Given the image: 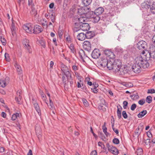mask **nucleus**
Segmentation results:
<instances>
[{"label": "nucleus", "instance_id": "obj_1", "mask_svg": "<svg viewBox=\"0 0 155 155\" xmlns=\"http://www.w3.org/2000/svg\"><path fill=\"white\" fill-rule=\"evenodd\" d=\"M142 55L135 59V62L132 66V70L135 73H139L141 71L142 68H145L149 66L147 60L151 57L150 53L147 50L143 51Z\"/></svg>", "mask_w": 155, "mask_h": 155}, {"label": "nucleus", "instance_id": "obj_2", "mask_svg": "<svg viewBox=\"0 0 155 155\" xmlns=\"http://www.w3.org/2000/svg\"><path fill=\"white\" fill-rule=\"evenodd\" d=\"M121 65V62L119 60H115L114 62L110 60V63L108 64V68L109 70H113L115 72H117Z\"/></svg>", "mask_w": 155, "mask_h": 155}, {"label": "nucleus", "instance_id": "obj_3", "mask_svg": "<svg viewBox=\"0 0 155 155\" xmlns=\"http://www.w3.org/2000/svg\"><path fill=\"white\" fill-rule=\"evenodd\" d=\"M78 14L80 15H85L87 18H90L93 13V12L90 11V9L86 6L82 7L78 10Z\"/></svg>", "mask_w": 155, "mask_h": 155}, {"label": "nucleus", "instance_id": "obj_4", "mask_svg": "<svg viewBox=\"0 0 155 155\" xmlns=\"http://www.w3.org/2000/svg\"><path fill=\"white\" fill-rule=\"evenodd\" d=\"M143 8L146 9L150 8L151 12L153 14H155V2L153 0L147 1L141 4Z\"/></svg>", "mask_w": 155, "mask_h": 155}, {"label": "nucleus", "instance_id": "obj_5", "mask_svg": "<svg viewBox=\"0 0 155 155\" xmlns=\"http://www.w3.org/2000/svg\"><path fill=\"white\" fill-rule=\"evenodd\" d=\"M42 29L41 27L38 25H36L34 27L30 25V33H39L42 31Z\"/></svg>", "mask_w": 155, "mask_h": 155}, {"label": "nucleus", "instance_id": "obj_6", "mask_svg": "<svg viewBox=\"0 0 155 155\" xmlns=\"http://www.w3.org/2000/svg\"><path fill=\"white\" fill-rule=\"evenodd\" d=\"M110 60H108L107 58L106 57L104 56L101 58L100 64V65L102 67L104 68L107 66L108 68V64L110 63Z\"/></svg>", "mask_w": 155, "mask_h": 155}, {"label": "nucleus", "instance_id": "obj_7", "mask_svg": "<svg viewBox=\"0 0 155 155\" xmlns=\"http://www.w3.org/2000/svg\"><path fill=\"white\" fill-rule=\"evenodd\" d=\"M60 66L61 70L67 77L71 75L70 72L69 71V69L67 66L62 63H61Z\"/></svg>", "mask_w": 155, "mask_h": 155}, {"label": "nucleus", "instance_id": "obj_8", "mask_svg": "<svg viewBox=\"0 0 155 155\" xmlns=\"http://www.w3.org/2000/svg\"><path fill=\"white\" fill-rule=\"evenodd\" d=\"M117 72L122 75L125 74L128 72V68L124 65H121Z\"/></svg>", "mask_w": 155, "mask_h": 155}, {"label": "nucleus", "instance_id": "obj_9", "mask_svg": "<svg viewBox=\"0 0 155 155\" xmlns=\"http://www.w3.org/2000/svg\"><path fill=\"white\" fill-rule=\"evenodd\" d=\"M107 149L109 151L114 155H117L119 153L118 150L117 149L114 147L108 145Z\"/></svg>", "mask_w": 155, "mask_h": 155}, {"label": "nucleus", "instance_id": "obj_10", "mask_svg": "<svg viewBox=\"0 0 155 155\" xmlns=\"http://www.w3.org/2000/svg\"><path fill=\"white\" fill-rule=\"evenodd\" d=\"M32 103L33 104L34 107L36 111L39 115L41 114V110L38 105V104L36 101V99L33 98L32 99Z\"/></svg>", "mask_w": 155, "mask_h": 155}, {"label": "nucleus", "instance_id": "obj_11", "mask_svg": "<svg viewBox=\"0 0 155 155\" xmlns=\"http://www.w3.org/2000/svg\"><path fill=\"white\" fill-rule=\"evenodd\" d=\"M101 53L99 49H94L91 54V56L94 59L98 58L100 55Z\"/></svg>", "mask_w": 155, "mask_h": 155}, {"label": "nucleus", "instance_id": "obj_12", "mask_svg": "<svg viewBox=\"0 0 155 155\" xmlns=\"http://www.w3.org/2000/svg\"><path fill=\"white\" fill-rule=\"evenodd\" d=\"M104 54L107 57H108L110 59L113 61V59L115 58V55L113 52H112L110 50H106L104 51Z\"/></svg>", "mask_w": 155, "mask_h": 155}, {"label": "nucleus", "instance_id": "obj_13", "mask_svg": "<svg viewBox=\"0 0 155 155\" xmlns=\"http://www.w3.org/2000/svg\"><path fill=\"white\" fill-rule=\"evenodd\" d=\"M84 48L86 50L89 51L91 50V45L90 42L88 41H84L83 45Z\"/></svg>", "mask_w": 155, "mask_h": 155}, {"label": "nucleus", "instance_id": "obj_14", "mask_svg": "<svg viewBox=\"0 0 155 155\" xmlns=\"http://www.w3.org/2000/svg\"><path fill=\"white\" fill-rule=\"evenodd\" d=\"M80 25V28L83 31H88L89 29L90 26L89 24L87 23H84L79 24Z\"/></svg>", "mask_w": 155, "mask_h": 155}, {"label": "nucleus", "instance_id": "obj_15", "mask_svg": "<svg viewBox=\"0 0 155 155\" xmlns=\"http://www.w3.org/2000/svg\"><path fill=\"white\" fill-rule=\"evenodd\" d=\"M146 45V42L145 41H141L137 43V48L140 50H142L145 48Z\"/></svg>", "mask_w": 155, "mask_h": 155}, {"label": "nucleus", "instance_id": "obj_16", "mask_svg": "<svg viewBox=\"0 0 155 155\" xmlns=\"http://www.w3.org/2000/svg\"><path fill=\"white\" fill-rule=\"evenodd\" d=\"M80 17H79L77 21L79 22V24H81L84 23V22H85L86 20H87V17L84 15H80Z\"/></svg>", "mask_w": 155, "mask_h": 155}, {"label": "nucleus", "instance_id": "obj_17", "mask_svg": "<svg viewBox=\"0 0 155 155\" xmlns=\"http://www.w3.org/2000/svg\"><path fill=\"white\" fill-rule=\"evenodd\" d=\"M104 11L103 8L100 7H99L95 10L94 14L96 15H99L101 14Z\"/></svg>", "mask_w": 155, "mask_h": 155}, {"label": "nucleus", "instance_id": "obj_18", "mask_svg": "<svg viewBox=\"0 0 155 155\" xmlns=\"http://www.w3.org/2000/svg\"><path fill=\"white\" fill-rule=\"evenodd\" d=\"M36 133L38 137L39 138L41 137V129L40 127L38 125L36 126L35 128Z\"/></svg>", "mask_w": 155, "mask_h": 155}, {"label": "nucleus", "instance_id": "obj_19", "mask_svg": "<svg viewBox=\"0 0 155 155\" xmlns=\"http://www.w3.org/2000/svg\"><path fill=\"white\" fill-rule=\"evenodd\" d=\"M86 38L85 34L83 33H79L77 36V38L79 41H83Z\"/></svg>", "mask_w": 155, "mask_h": 155}, {"label": "nucleus", "instance_id": "obj_20", "mask_svg": "<svg viewBox=\"0 0 155 155\" xmlns=\"http://www.w3.org/2000/svg\"><path fill=\"white\" fill-rule=\"evenodd\" d=\"M6 80H8L9 78L8 77H6L5 79H2L0 80V86L2 87H5L6 86Z\"/></svg>", "mask_w": 155, "mask_h": 155}, {"label": "nucleus", "instance_id": "obj_21", "mask_svg": "<svg viewBox=\"0 0 155 155\" xmlns=\"http://www.w3.org/2000/svg\"><path fill=\"white\" fill-rule=\"evenodd\" d=\"M22 43L24 47L29 51L28 49V47H29V40L28 39H27L26 38H24L23 39Z\"/></svg>", "mask_w": 155, "mask_h": 155}, {"label": "nucleus", "instance_id": "obj_22", "mask_svg": "<svg viewBox=\"0 0 155 155\" xmlns=\"http://www.w3.org/2000/svg\"><path fill=\"white\" fill-rule=\"evenodd\" d=\"M130 97L132 99L135 101L138 99L139 97L138 93L135 92H133L130 95Z\"/></svg>", "mask_w": 155, "mask_h": 155}, {"label": "nucleus", "instance_id": "obj_23", "mask_svg": "<svg viewBox=\"0 0 155 155\" xmlns=\"http://www.w3.org/2000/svg\"><path fill=\"white\" fill-rule=\"evenodd\" d=\"M104 101V103H103L101 104H100L98 107L99 108L100 110H102L103 111H105L106 110V108L104 107V106L107 107V104L105 102V100H103Z\"/></svg>", "mask_w": 155, "mask_h": 155}, {"label": "nucleus", "instance_id": "obj_24", "mask_svg": "<svg viewBox=\"0 0 155 155\" xmlns=\"http://www.w3.org/2000/svg\"><path fill=\"white\" fill-rule=\"evenodd\" d=\"M23 29L26 31V32L29 33V23H26L23 25Z\"/></svg>", "mask_w": 155, "mask_h": 155}, {"label": "nucleus", "instance_id": "obj_25", "mask_svg": "<svg viewBox=\"0 0 155 155\" xmlns=\"http://www.w3.org/2000/svg\"><path fill=\"white\" fill-rule=\"evenodd\" d=\"M147 111L146 110H144L140 112L137 115L139 118H141L145 115L147 113Z\"/></svg>", "mask_w": 155, "mask_h": 155}, {"label": "nucleus", "instance_id": "obj_26", "mask_svg": "<svg viewBox=\"0 0 155 155\" xmlns=\"http://www.w3.org/2000/svg\"><path fill=\"white\" fill-rule=\"evenodd\" d=\"M40 93L42 99L48 105V104L47 102V99L43 91H40Z\"/></svg>", "mask_w": 155, "mask_h": 155}, {"label": "nucleus", "instance_id": "obj_27", "mask_svg": "<svg viewBox=\"0 0 155 155\" xmlns=\"http://www.w3.org/2000/svg\"><path fill=\"white\" fill-rule=\"evenodd\" d=\"M15 68L17 69V71L18 74H21L22 72V71L21 69L20 66L19 65H18L17 64H15Z\"/></svg>", "mask_w": 155, "mask_h": 155}, {"label": "nucleus", "instance_id": "obj_28", "mask_svg": "<svg viewBox=\"0 0 155 155\" xmlns=\"http://www.w3.org/2000/svg\"><path fill=\"white\" fill-rule=\"evenodd\" d=\"M121 84L123 86L126 87H132L133 86V84L131 83H127L123 82L121 83Z\"/></svg>", "mask_w": 155, "mask_h": 155}, {"label": "nucleus", "instance_id": "obj_29", "mask_svg": "<svg viewBox=\"0 0 155 155\" xmlns=\"http://www.w3.org/2000/svg\"><path fill=\"white\" fill-rule=\"evenodd\" d=\"M100 17L98 15H96L95 17H94L92 19V21L94 23H97L100 20Z\"/></svg>", "mask_w": 155, "mask_h": 155}, {"label": "nucleus", "instance_id": "obj_30", "mask_svg": "<svg viewBox=\"0 0 155 155\" xmlns=\"http://www.w3.org/2000/svg\"><path fill=\"white\" fill-rule=\"evenodd\" d=\"M86 38L88 39H90L93 37V35L92 34L91 31L87 32L85 34Z\"/></svg>", "mask_w": 155, "mask_h": 155}, {"label": "nucleus", "instance_id": "obj_31", "mask_svg": "<svg viewBox=\"0 0 155 155\" xmlns=\"http://www.w3.org/2000/svg\"><path fill=\"white\" fill-rule=\"evenodd\" d=\"M68 47L71 50V52L74 54L75 52L76 51L74 48V45L72 44H71Z\"/></svg>", "mask_w": 155, "mask_h": 155}, {"label": "nucleus", "instance_id": "obj_32", "mask_svg": "<svg viewBox=\"0 0 155 155\" xmlns=\"http://www.w3.org/2000/svg\"><path fill=\"white\" fill-rule=\"evenodd\" d=\"M92 0H83V3L85 6H87L91 2Z\"/></svg>", "mask_w": 155, "mask_h": 155}, {"label": "nucleus", "instance_id": "obj_33", "mask_svg": "<svg viewBox=\"0 0 155 155\" xmlns=\"http://www.w3.org/2000/svg\"><path fill=\"white\" fill-rule=\"evenodd\" d=\"M78 23H75V25L74 27L73 28V30L74 32H77L79 31L80 29V25H79V27H77V26H78Z\"/></svg>", "mask_w": 155, "mask_h": 155}, {"label": "nucleus", "instance_id": "obj_34", "mask_svg": "<svg viewBox=\"0 0 155 155\" xmlns=\"http://www.w3.org/2000/svg\"><path fill=\"white\" fill-rule=\"evenodd\" d=\"M19 114L18 113H16V114H14L12 115V120L13 121L15 120L17 117H19Z\"/></svg>", "mask_w": 155, "mask_h": 155}, {"label": "nucleus", "instance_id": "obj_35", "mask_svg": "<svg viewBox=\"0 0 155 155\" xmlns=\"http://www.w3.org/2000/svg\"><path fill=\"white\" fill-rule=\"evenodd\" d=\"M38 41L43 48L45 47V41L44 40L41 39L40 40H38Z\"/></svg>", "mask_w": 155, "mask_h": 155}, {"label": "nucleus", "instance_id": "obj_36", "mask_svg": "<svg viewBox=\"0 0 155 155\" xmlns=\"http://www.w3.org/2000/svg\"><path fill=\"white\" fill-rule=\"evenodd\" d=\"M31 13L32 14L34 15V16L36 15L37 14V12L36 10L32 6L31 7Z\"/></svg>", "mask_w": 155, "mask_h": 155}, {"label": "nucleus", "instance_id": "obj_37", "mask_svg": "<svg viewBox=\"0 0 155 155\" xmlns=\"http://www.w3.org/2000/svg\"><path fill=\"white\" fill-rule=\"evenodd\" d=\"M0 40L2 43V44L4 45H5L6 44V40L5 39L2 37V36L0 37Z\"/></svg>", "mask_w": 155, "mask_h": 155}, {"label": "nucleus", "instance_id": "obj_38", "mask_svg": "<svg viewBox=\"0 0 155 155\" xmlns=\"http://www.w3.org/2000/svg\"><path fill=\"white\" fill-rule=\"evenodd\" d=\"M143 150L141 148H139L136 151V153L137 155H141L142 154Z\"/></svg>", "mask_w": 155, "mask_h": 155}, {"label": "nucleus", "instance_id": "obj_39", "mask_svg": "<svg viewBox=\"0 0 155 155\" xmlns=\"http://www.w3.org/2000/svg\"><path fill=\"white\" fill-rule=\"evenodd\" d=\"M11 30L12 32L15 31V24L12 21V23L11 25Z\"/></svg>", "mask_w": 155, "mask_h": 155}, {"label": "nucleus", "instance_id": "obj_40", "mask_svg": "<svg viewBox=\"0 0 155 155\" xmlns=\"http://www.w3.org/2000/svg\"><path fill=\"white\" fill-rule=\"evenodd\" d=\"M146 101L148 103H150L152 101V98L150 96H148L146 98Z\"/></svg>", "mask_w": 155, "mask_h": 155}, {"label": "nucleus", "instance_id": "obj_41", "mask_svg": "<svg viewBox=\"0 0 155 155\" xmlns=\"http://www.w3.org/2000/svg\"><path fill=\"white\" fill-rule=\"evenodd\" d=\"M5 57L6 61H10V59L9 56V54L8 53H5Z\"/></svg>", "mask_w": 155, "mask_h": 155}, {"label": "nucleus", "instance_id": "obj_42", "mask_svg": "<svg viewBox=\"0 0 155 155\" xmlns=\"http://www.w3.org/2000/svg\"><path fill=\"white\" fill-rule=\"evenodd\" d=\"M76 77L79 80L80 82H82V78L81 77L80 75L79 74L77 73H75Z\"/></svg>", "mask_w": 155, "mask_h": 155}, {"label": "nucleus", "instance_id": "obj_43", "mask_svg": "<svg viewBox=\"0 0 155 155\" xmlns=\"http://www.w3.org/2000/svg\"><path fill=\"white\" fill-rule=\"evenodd\" d=\"M63 32L60 29H59L58 31V35L60 38H61L62 35L63 34Z\"/></svg>", "mask_w": 155, "mask_h": 155}, {"label": "nucleus", "instance_id": "obj_44", "mask_svg": "<svg viewBox=\"0 0 155 155\" xmlns=\"http://www.w3.org/2000/svg\"><path fill=\"white\" fill-rule=\"evenodd\" d=\"M145 101L144 99H143L138 101V104L141 105H143L145 103Z\"/></svg>", "mask_w": 155, "mask_h": 155}, {"label": "nucleus", "instance_id": "obj_45", "mask_svg": "<svg viewBox=\"0 0 155 155\" xmlns=\"http://www.w3.org/2000/svg\"><path fill=\"white\" fill-rule=\"evenodd\" d=\"M117 113H121V111L122 109V107L120 105L117 106Z\"/></svg>", "mask_w": 155, "mask_h": 155}, {"label": "nucleus", "instance_id": "obj_46", "mask_svg": "<svg viewBox=\"0 0 155 155\" xmlns=\"http://www.w3.org/2000/svg\"><path fill=\"white\" fill-rule=\"evenodd\" d=\"M113 142L116 144H118L119 143V140L117 138H114L113 139Z\"/></svg>", "mask_w": 155, "mask_h": 155}, {"label": "nucleus", "instance_id": "obj_47", "mask_svg": "<svg viewBox=\"0 0 155 155\" xmlns=\"http://www.w3.org/2000/svg\"><path fill=\"white\" fill-rule=\"evenodd\" d=\"M82 101L84 105L86 106L87 107L88 104L87 101L85 99H82Z\"/></svg>", "mask_w": 155, "mask_h": 155}, {"label": "nucleus", "instance_id": "obj_48", "mask_svg": "<svg viewBox=\"0 0 155 155\" xmlns=\"http://www.w3.org/2000/svg\"><path fill=\"white\" fill-rule=\"evenodd\" d=\"M137 105L136 104H133L130 107V109L132 110H134L136 108V107Z\"/></svg>", "mask_w": 155, "mask_h": 155}, {"label": "nucleus", "instance_id": "obj_49", "mask_svg": "<svg viewBox=\"0 0 155 155\" xmlns=\"http://www.w3.org/2000/svg\"><path fill=\"white\" fill-rule=\"evenodd\" d=\"M123 104L124 105L123 107L124 109H125L127 108V106L128 102L126 101H124L123 102Z\"/></svg>", "mask_w": 155, "mask_h": 155}, {"label": "nucleus", "instance_id": "obj_50", "mask_svg": "<svg viewBox=\"0 0 155 155\" xmlns=\"http://www.w3.org/2000/svg\"><path fill=\"white\" fill-rule=\"evenodd\" d=\"M122 115L124 118L126 119L127 118V115L125 111L122 112Z\"/></svg>", "mask_w": 155, "mask_h": 155}, {"label": "nucleus", "instance_id": "obj_51", "mask_svg": "<svg viewBox=\"0 0 155 155\" xmlns=\"http://www.w3.org/2000/svg\"><path fill=\"white\" fill-rule=\"evenodd\" d=\"M106 123H104V124L102 126V129L104 133L107 131V128L105 126Z\"/></svg>", "mask_w": 155, "mask_h": 155}, {"label": "nucleus", "instance_id": "obj_52", "mask_svg": "<svg viewBox=\"0 0 155 155\" xmlns=\"http://www.w3.org/2000/svg\"><path fill=\"white\" fill-rule=\"evenodd\" d=\"M99 146H100L101 148H104L105 147L104 145L101 142H99L98 143Z\"/></svg>", "mask_w": 155, "mask_h": 155}, {"label": "nucleus", "instance_id": "obj_53", "mask_svg": "<svg viewBox=\"0 0 155 155\" xmlns=\"http://www.w3.org/2000/svg\"><path fill=\"white\" fill-rule=\"evenodd\" d=\"M86 80L88 81L87 82V84L90 85V86H91L92 85V83L91 82L89 81V80H90V78H86Z\"/></svg>", "mask_w": 155, "mask_h": 155}, {"label": "nucleus", "instance_id": "obj_54", "mask_svg": "<svg viewBox=\"0 0 155 155\" xmlns=\"http://www.w3.org/2000/svg\"><path fill=\"white\" fill-rule=\"evenodd\" d=\"M99 5V3L98 1H96L93 4V7L94 8L96 7H97Z\"/></svg>", "mask_w": 155, "mask_h": 155}, {"label": "nucleus", "instance_id": "obj_55", "mask_svg": "<svg viewBox=\"0 0 155 155\" xmlns=\"http://www.w3.org/2000/svg\"><path fill=\"white\" fill-rule=\"evenodd\" d=\"M91 91L94 93H97L98 92V89L97 88H91Z\"/></svg>", "mask_w": 155, "mask_h": 155}, {"label": "nucleus", "instance_id": "obj_56", "mask_svg": "<svg viewBox=\"0 0 155 155\" xmlns=\"http://www.w3.org/2000/svg\"><path fill=\"white\" fill-rule=\"evenodd\" d=\"M22 98V97H18L17 96L15 98V100L16 101L19 102L20 101Z\"/></svg>", "mask_w": 155, "mask_h": 155}, {"label": "nucleus", "instance_id": "obj_57", "mask_svg": "<svg viewBox=\"0 0 155 155\" xmlns=\"http://www.w3.org/2000/svg\"><path fill=\"white\" fill-rule=\"evenodd\" d=\"M21 91L20 90H18L17 92V96L18 97H22L21 95Z\"/></svg>", "mask_w": 155, "mask_h": 155}, {"label": "nucleus", "instance_id": "obj_58", "mask_svg": "<svg viewBox=\"0 0 155 155\" xmlns=\"http://www.w3.org/2000/svg\"><path fill=\"white\" fill-rule=\"evenodd\" d=\"M147 93H155V91L153 89H149L148 90Z\"/></svg>", "mask_w": 155, "mask_h": 155}, {"label": "nucleus", "instance_id": "obj_59", "mask_svg": "<svg viewBox=\"0 0 155 155\" xmlns=\"http://www.w3.org/2000/svg\"><path fill=\"white\" fill-rule=\"evenodd\" d=\"M51 18V21L53 22H54V16L53 14H51V15L50 17Z\"/></svg>", "mask_w": 155, "mask_h": 155}, {"label": "nucleus", "instance_id": "obj_60", "mask_svg": "<svg viewBox=\"0 0 155 155\" xmlns=\"http://www.w3.org/2000/svg\"><path fill=\"white\" fill-rule=\"evenodd\" d=\"M81 84L82 85H83V84L82 82H77V87L78 88H80L81 87Z\"/></svg>", "mask_w": 155, "mask_h": 155}, {"label": "nucleus", "instance_id": "obj_61", "mask_svg": "<svg viewBox=\"0 0 155 155\" xmlns=\"http://www.w3.org/2000/svg\"><path fill=\"white\" fill-rule=\"evenodd\" d=\"M50 108L51 110H53L55 109V107L53 104V103H51L50 104Z\"/></svg>", "mask_w": 155, "mask_h": 155}, {"label": "nucleus", "instance_id": "obj_62", "mask_svg": "<svg viewBox=\"0 0 155 155\" xmlns=\"http://www.w3.org/2000/svg\"><path fill=\"white\" fill-rule=\"evenodd\" d=\"M1 116L4 118H6V114L4 112H2L1 113Z\"/></svg>", "mask_w": 155, "mask_h": 155}, {"label": "nucleus", "instance_id": "obj_63", "mask_svg": "<svg viewBox=\"0 0 155 155\" xmlns=\"http://www.w3.org/2000/svg\"><path fill=\"white\" fill-rule=\"evenodd\" d=\"M76 10V7L75 6H73L71 9V11H72L73 12H74Z\"/></svg>", "mask_w": 155, "mask_h": 155}, {"label": "nucleus", "instance_id": "obj_64", "mask_svg": "<svg viewBox=\"0 0 155 155\" xmlns=\"http://www.w3.org/2000/svg\"><path fill=\"white\" fill-rule=\"evenodd\" d=\"M91 155H97L96 151L95 150L92 151L91 153Z\"/></svg>", "mask_w": 155, "mask_h": 155}]
</instances>
